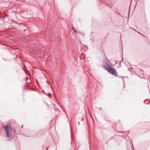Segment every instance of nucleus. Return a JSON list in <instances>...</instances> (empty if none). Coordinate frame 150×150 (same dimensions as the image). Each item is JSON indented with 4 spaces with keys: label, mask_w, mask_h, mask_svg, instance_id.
Returning a JSON list of instances; mask_svg holds the SVG:
<instances>
[{
    "label": "nucleus",
    "mask_w": 150,
    "mask_h": 150,
    "mask_svg": "<svg viewBox=\"0 0 150 150\" xmlns=\"http://www.w3.org/2000/svg\"><path fill=\"white\" fill-rule=\"evenodd\" d=\"M105 69L110 74L112 75L115 76L116 75V70L114 68L111 67L109 66H105Z\"/></svg>",
    "instance_id": "nucleus-1"
},
{
    "label": "nucleus",
    "mask_w": 150,
    "mask_h": 150,
    "mask_svg": "<svg viewBox=\"0 0 150 150\" xmlns=\"http://www.w3.org/2000/svg\"><path fill=\"white\" fill-rule=\"evenodd\" d=\"M4 128L6 132L7 135L9 137H11L12 133L10 131L9 126L8 125H6L4 127Z\"/></svg>",
    "instance_id": "nucleus-2"
},
{
    "label": "nucleus",
    "mask_w": 150,
    "mask_h": 150,
    "mask_svg": "<svg viewBox=\"0 0 150 150\" xmlns=\"http://www.w3.org/2000/svg\"><path fill=\"white\" fill-rule=\"evenodd\" d=\"M72 29L75 32H76V31L75 30V28H74V27H72Z\"/></svg>",
    "instance_id": "nucleus-3"
},
{
    "label": "nucleus",
    "mask_w": 150,
    "mask_h": 150,
    "mask_svg": "<svg viewBox=\"0 0 150 150\" xmlns=\"http://www.w3.org/2000/svg\"><path fill=\"white\" fill-rule=\"evenodd\" d=\"M135 30V31H137V30Z\"/></svg>",
    "instance_id": "nucleus-4"
},
{
    "label": "nucleus",
    "mask_w": 150,
    "mask_h": 150,
    "mask_svg": "<svg viewBox=\"0 0 150 150\" xmlns=\"http://www.w3.org/2000/svg\"><path fill=\"white\" fill-rule=\"evenodd\" d=\"M135 30V31H137V30Z\"/></svg>",
    "instance_id": "nucleus-5"
},
{
    "label": "nucleus",
    "mask_w": 150,
    "mask_h": 150,
    "mask_svg": "<svg viewBox=\"0 0 150 150\" xmlns=\"http://www.w3.org/2000/svg\"><path fill=\"white\" fill-rule=\"evenodd\" d=\"M135 30V31H137V30Z\"/></svg>",
    "instance_id": "nucleus-6"
},
{
    "label": "nucleus",
    "mask_w": 150,
    "mask_h": 150,
    "mask_svg": "<svg viewBox=\"0 0 150 150\" xmlns=\"http://www.w3.org/2000/svg\"><path fill=\"white\" fill-rule=\"evenodd\" d=\"M135 30V31H137V30Z\"/></svg>",
    "instance_id": "nucleus-7"
},
{
    "label": "nucleus",
    "mask_w": 150,
    "mask_h": 150,
    "mask_svg": "<svg viewBox=\"0 0 150 150\" xmlns=\"http://www.w3.org/2000/svg\"><path fill=\"white\" fill-rule=\"evenodd\" d=\"M48 147H47V149H48Z\"/></svg>",
    "instance_id": "nucleus-8"
},
{
    "label": "nucleus",
    "mask_w": 150,
    "mask_h": 150,
    "mask_svg": "<svg viewBox=\"0 0 150 150\" xmlns=\"http://www.w3.org/2000/svg\"><path fill=\"white\" fill-rule=\"evenodd\" d=\"M78 123H79V124H80V122H78Z\"/></svg>",
    "instance_id": "nucleus-9"
},
{
    "label": "nucleus",
    "mask_w": 150,
    "mask_h": 150,
    "mask_svg": "<svg viewBox=\"0 0 150 150\" xmlns=\"http://www.w3.org/2000/svg\"><path fill=\"white\" fill-rule=\"evenodd\" d=\"M138 33H139L140 34L139 32H137Z\"/></svg>",
    "instance_id": "nucleus-10"
},
{
    "label": "nucleus",
    "mask_w": 150,
    "mask_h": 150,
    "mask_svg": "<svg viewBox=\"0 0 150 150\" xmlns=\"http://www.w3.org/2000/svg\"><path fill=\"white\" fill-rule=\"evenodd\" d=\"M47 82L48 83V82L47 81Z\"/></svg>",
    "instance_id": "nucleus-11"
}]
</instances>
